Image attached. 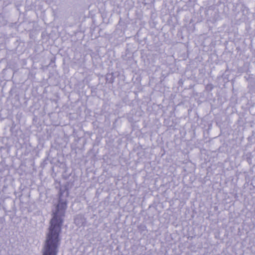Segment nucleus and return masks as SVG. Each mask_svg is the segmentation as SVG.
Returning <instances> with one entry per match:
<instances>
[{
	"label": "nucleus",
	"instance_id": "obj_5",
	"mask_svg": "<svg viewBox=\"0 0 255 255\" xmlns=\"http://www.w3.org/2000/svg\"><path fill=\"white\" fill-rule=\"evenodd\" d=\"M106 82L110 83H113L114 82V78H113V76H111L110 79H109L108 77H106Z\"/></svg>",
	"mask_w": 255,
	"mask_h": 255
},
{
	"label": "nucleus",
	"instance_id": "obj_4",
	"mask_svg": "<svg viewBox=\"0 0 255 255\" xmlns=\"http://www.w3.org/2000/svg\"><path fill=\"white\" fill-rule=\"evenodd\" d=\"M213 89V86L212 84H208L206 86V89L208 91H211Z\"/></svg>",
	"mask_w": 255,
	"mask_h": 255
},
{
	"label": "nucleus",
	"instance_id": "obj_3",
	"mask_svg": "<svg viewBox=\"0 0 255 255\" xmlns=\"http://www.w3.org/2000/svg\"><path fill=\"white\" fill-rule=\"evenodd\" d=\"M138 228L141 232H143L146 230V227L144 225H140L138 227Z\"/></svg>",
	"mask_w": 255,
	"mask_h": 255
},
{
	"label": "nucleus",
	"instance_id": "obj_1",
	"mask_svg": "<svg viewBox=\"0 0 255 255\" xmlns=\"http://www.w3.org/2000/svg\"><path fill=\"white\" fill-rule=\"evenodd\" d=\"M59 195L58 204L52 211L49 232L43 244L42 255H57L59 251L61 242L60 234L67 207L66 198L69 195L66 186L60 188Z\"/></svg>",
	"mask_w": 255,
	"mask_h": 255
},
{
	"label": "nucleus",
	"instance_id": "obj_2",
	"mask_svg": "<svg viewBox=\"0 0 255 255\" xmlns=\"http://www.w3.org/2000/svg\"><path fill=\"white\" fill-rule=\"evenodd\" d=\"M74 221L77 226H82L85 224L86 219L83 215H78L75 218Z\"/></svg>",
	"mask_w": 255,
	"mask_h": 255
}]
</instances>
